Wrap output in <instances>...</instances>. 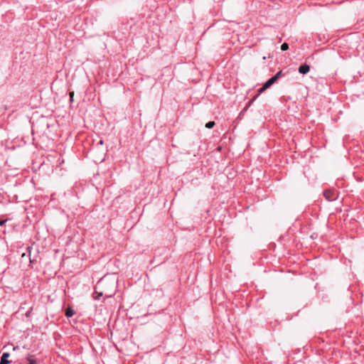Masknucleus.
I'll return each mask as SVG.
<instances>
[{
  "label": "nucleus",
  "mask_w": 364,
  "mask_h": 364,
  "mask_svg": "<svg viewBox=\"0 0 364 364\" xmlns=\"http://www.w3.org/2000/svg\"><path fill=\"white\" fill-rule=\"evenodd\" d=\"M102 296V292H98V291H95L92 294V298H93L95 300H99Z\"/></svg>",
  "instance_id": "nucleus-8"
},
{
  "label": "nucleus",
  "mask_w": 364,
  "mask_h": 364,
  "mask_svg": "<svg viewBox=\"0 0 364 364\" xmlns=\"http://www.w3.org/2000/svg\"><path fill=\"white\" fill-rule=\"evenodd\" d=\"M33 250V247L31 246H28L26 249V252L22 253L21 255V259H23L24 258H28L30 263H33L36 260L34 258H31V250Z\"/></svg>",
  "instance_id": "nucleus-2"
},
{
  "label": "nucleus",
  "mask_w": 364,
  "mask_h": 364,
  "mask_svg": "<svg viewBox=\"0 0 364 364\" xmlns=\"http://www.w3.org/2000/svg\"><path fill=\"white\" fill-rule=\"evenodd\" d=\"M215 124V123L214 121H210L205 124V127L208 129H212Z\"/></svg>",
  "instance_id": "nucleus-10"
},
{
  "label": "nucleus",
  "mask_w": 364,
  "mask_h": 364,
  "mask_svg": "<svg viewBox=\"0 0 364 364\" xmlns=\"http://www.w3.org/2000/svg\"><path fill=\"white\" fill-rule=\"evenodd\" d=\"M277 77L278 78L281 77L282 76H284V73H283L282 70H279V72H277L276 74Z\"/></svg>",
  "instance_id": "nucleus-12"
},
{
  "label": "nucleus",
  "mask_w": 364,
  "mask_h": 364,
  "mask_svg": "<svg viewBox=\"0 0 364 364\" xmlns=\"http://www.w3.org/2000/svg\"><path fill=\"white\" fill-rule=\"evenodd\" d=\"M299 73L302 75H306L310 71V66L306 63L301 65L299 67Z\"/></svg>",
  "instance_id": "nucleus-3"
},
{
  "label": "nucleus",
  "mask_w": 364,
  "mask_h": 364,
  "mask_svg": "<svg viewBox=\"0 0 364 364\" xmlns=\"http://www.w3.org/2000/svg\"><path fill=\"white\" fill-rule=\"evenodd\" d=\"M323 196L328 201H334L338 198V193L334 190H326L323 191Z\"/></svg>",
  "instance_id": "nucleus-1"
},
{
  "label": "nucleus",
  "mask_w": 364,
  "mask_h": 364,
  "mask_svg": "<svg viewBox=\"0 0 364 364\" xmlns=\"http://www.w3.org/2000/svg\"><path fill=\"white\" fill-rule=\"evenodd\" d=\"M274 81L272 79V77H270L269 79H268L264 83V87H267V88H269L273 84H274Z\"/></svg>",
  "instance_id": "nucleus-9"
},
{
  "label": "nucleus",
  "mask_w": 364,
  "mask_h": 364,
  "mask_svg": "<svg viewBox=\"0 0 364 364\" xmlns=\"http://www.w3.org/2000/svg\"><path fill=\"white\" fill-rule=\"evenodd\" d=\"M6 222V220H0V226H3Z\"/></svg>",
  "instance_id": "nucleus-15"
},
{
  "label": "nucleus",
  "mask_w": 364,
  "mask_h": 364,
  "mask_svg": "<svg viewBox=\"0 0 364 364\" xmlns=\"http://www.w3.org/2000/svg\"><path fill=\"white\" fill-rule=\"evenodd\" d=\"M75 314V311L70 306L68 307L65 309V315L68 318L72 317Z\"/></svg>",
  "instance_id": "nucleus-5"
},
{
  "label": "nucleus",
  "mask_w": 364,
  "mask_h": 364,
  "mask_svg": "<svg viewBox=\"0 0 364 364\" xmlns=\"http://www.w3.org/2000/svg\"><path fill=\"white\" fill-rule=\"evenodd\" d=\"M289 49V44L287 43H284L281 46V50L283 51H286Z\"/></svg>",
  "instance_id": "nucleus-11"
},
{
  "label": "nucleus",
  "mask_w": 364,
  "mask_h": 364,
  "mask_svg": "<svg viewBox=\"0 0 364 364\" xmlns=\"http://www.w3.org/2000/svg\"><path fill=\"white\" fill-rule=\"evenodd\" d=\"M104 144V141L100 139L98 143H97V145H102Z\"/></svg>",
  "instance_id": "nucleus-16"
},
{
  "label": "nucleus",
  "mask_w": 364,
  "mask_h": 364,
  "mask_svg": "<svg viewBox=\"0 0 364 364\" xmlns=\"http://www.w3.org/2000/svg\"><path fill=\"white\" fill-rule=\"evenodd\" d=\"M267 89H268L267 87H264V85L263 84L262 86L258 90V93L257 95H255L252 100V102L255 100L257 99V97L261 94L264 91H265Z\"/></svg>",
  "instance_id": "nucleus-7"
},
{
  "label": "nucleus",
  "mask_w": 364,
  "mask_h": 364,
  "mask_svg": "<svg viewBox=\"0 0 364 364\" xmlns=\"http://www.w3.org/2000/svg\"><path fill=\"white\" fill-rule=\"evenodd\" d=\"M69 95H70V101H73V97H74V92H70Z\"/></svg>",
  "instance_id": "nucleus-13"
},
{
  "label": "nucleus",
  "mask_w": 364,
  "mask_h": 364,
  "mask_svg": "<svg viewBox=\"0 0 364 364\" xmlns=\"http://www.w3.org/2000/svg\"><path fill=\"white\" fill-rule=\"evenodd\" d=\"M272 79L273 80L274 82H276L279 78L277 77L276 75H274V76L272 77Z\"/></svg>",
  "instance_id": "nucleus-14"
},
{
  "label": "nucleus",
  "mask_w": 364,
  "mask_h": 364,
  "mask_svg": "<svg viewBox=\"0 0 364 364\" xmlns=\"http://www.w3.org/2000/svg\"><path fill=\"white\" fill-rule=\"evenodd\" d=\"M26 364H38L36 359L34 358V356L32 355H28V356L26 358Z\"/></svg>",
  "instance_id": "nucleus-6"
},
{
  "label": "nucleus",
  "mask_w": 364,
  "mask_h": 364,
  "mask_svg": "<svg viewBox=\"0 0 364 364\" xmlns=\"http://www.w3.org/2000/svg\"><path fill=\"white\" fill-rule=\"evenodd\" d=\"M9 356V353H4L0 358V364H9V360H8V358Z\"/></svg>",
  "instance_id": "nucleus-4"
}]
</instances>
